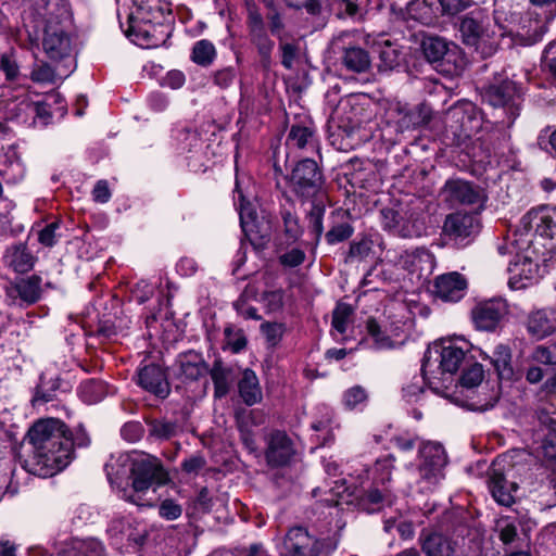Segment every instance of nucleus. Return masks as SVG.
I'll use <instances>...</instances> for the list:
<instances>
[{
  "mask_svg": "<svg viewBox=\"0 0 556 556\" xmlns=\"http://www.w3.org/2000/svg\"><path fill=\"white\" fill-rule=\"evenodd\" d=\"M67 426L58 418L37 420L28 430L29 443L39 458L52 463L59 469L72 460V442L66 438Z\"/></svg>",
  "mask_w": 556,
  "mask_h": 556,
  "instance_id": "nucleus-1",
  "label": "nucleus"
},
{
  "mask_svg": "<svg viewBox=\"0 0 556 556\" xmlns=\"http://www.w3.org/2000/svg\"><path fill=\"white\" fill-rule=\"evenodd\" d=\"M131 490L124 491V498L138 506H151L144 501L149 489L167 484L170 479L162 462L149 454H135L129 457V475Z\"/></svg>",
  "mask_w": 556,
  "mask_h": 556,
  "instance_id": "nucleus-2",
  "label": "nucleus"
},
{
  "mask_svg": "<svg viewBox=\"0 0 556 556\" xmlns=\"http://www.w3.org/2000/svg\"><path fill=\"white\" fill-rule=\"evenodd\" d=\"M45 18L42 46L46 53L52 60H62L68 56L72 50L68 36L72 15L68 4L62 0H49Z\"/></svg>",
  "mask_w": 556,
  "mask_h": 556,
  "instance_id": "nucleus-3",
  "label": "nucleus"
},
{
  "mask_svg": "<svg viewBox=\"0 0 556 556\" xmlns=\"http://www.w3.org/2000/svg\"><path fill=\"white\" fill-rule=\"evenodd\" d=\"M462 42L473 48L483 59L492 56L498 47L495 27L482 10H473L458 18Z\"/></svg>",
  "mask_w": 556,
  "mask_h": 556,
  "instance_id": "nucleus-4",
  "label": "nucleus"
},
{
  "mask_svg": "<svg viewBox=\"0 0 556 556\" xmlns=\"http://www.w3.org/2000/svg\"><path fill=\"white\" fill-rule=\"evenodd\" d=\"M483 100L497 112L496 123L505 127H510L520 114V86L509 78H495V81L485 88Z\"/></svg>",
  "mask_w": 556,
  "mask_h": 556,
  "instance_id": "nucleus-5",
  "label": "nucleus"
},
{
  "mask_svg": "<svg viewBox=\"0 0 556 556\" xmlns=\"http://www.w3.org/2000/svg\"><path fill=\"white\" fill-rule=\"evenodd\" d=\"M288 182L291 192L302 202L327 199L325 177L315 160L298 161L288 176Z\"/></svg>",
  "mask_w": 556,
  "mask_h": 556,
  "instance_id": "nucleus-6",
  "label": "nucleus"
},
{
  "mask_svg": "<svg viewBox=\"0 0 556 556\" xmlns=\"http://www.w3.org/2000/svg\"><path fill=\"white\" fill-rule=\"evenodd\" d=\"M426 60L448 75H459L466 67V60L458 46L450 45L441 37H426L421 41Z\"/></svg>",
  "mask_w": 556,
  "mask_h": 556,
  "instance_id": "nucleus-7",
  "label": "nucleus"
},
{
  "mask_svg": "<svg viewBox=\"0 0 556 556\" xmlns=\"http://www.w3.org/2000/svg\"><path fill=\"white\" fill-rule=\"evenodd\" d=\"M247 28L251 45L256 49L260 63L264 70H269L273 64L275 41L266 28L264 16L260 8L252 1H245Z\"/></svg>",
  "mask_w": 556,
  "mask_h": 556,
  "instance_id": "nucleus-8",
  "label": "nucleus"
},
{
  "mask_svg": "<svg viewBox=\"0 0 556 556\" xmlns=\"http://www.w3.org/2000/svg\"><path fill=\"white\" fill-rule=\"evenodd\" d=\"M447 456L442 444L427 442L419 447L418 483L422 490H431L444 478Z\"/></svg>",
  "mask_w": 556,
  "mask_h": 556,
  "instance_id": "nucleus-9",
  "label": "nucleus"
},
{
  "mask_svg": "<svg viewBox=\"0 0 556 556\" xmlns=\"http://www.w3.org/2000/svg\"><path fill=\"white\" fill-rule=\"evenodd\" d=\"M481 229V220L477 213L457 211L446 215L442 233L453 244L464 248L470 244Z\"/></svg>",
  "mask_w": 556,
  "mask_h": 556,
  "instance_id": "nucleus-10",
  "label": "nucleus"
},
{
  "mask_svg": "<svg viewBox=\"0 0 556 556\" xmlns=\"http://www.w3.org/2000/svg\"><path fill=\"white\" fill-rule=\"evenodd\" d=\"M520 225L526 231L533 230L548 251H556V207L533 208L522 216Z\"/></svg>",
  "mask_w": 556,
  "mask_h": 556,
  "instance_id": "nucleus-11",
  "label": "nucleus"
},
{
  "mask_svg": "<svg viewBox=\"0 0 556 556\" xmlns=\"http://www.w3.org/2000/svg\"><path fill=\"white\" fill-rule=\"evenodd\" d=\"M325 540L311 534L303 526L288 529L281 545L282 556H319L325 548Z\"/></svg>",
  "mask_w": 556,
  "mask_h": 556,
  "instance_id": "nucleus-12",
  "label": "nucleus"
},
{
  "mask_svg": "<svg viewBox=\"0 0 556 556\" xmlns=\"http://www.w3.org/2000/svg\"><path fill=\"white\" fill-rule=\"evenodd\" d=\"M465 351L452 342H447V344H434L432 348L428 349L425 354L421 371L426 375L433 361L434 363H439V369L442 374H455L465 362Z\"/></svg>",
  "mask_w": 556,
  "mask_h": 556,
  "instance_id": "nucleus-13",
  "label": "nucleus"
},
{
  "mask_svg": "<svg viewBox=\"0 0 556 556\" xmlns=\"http://www.w3.org/2000/svg\"><path fill=\"white\" fill-rule=\"evenodd\" d=\"M444 201L451 205H475L483 207L488 200L484 189L464 179H448L442 189Z\"/></svg>",
  "mask_w": 556,
  "mask_h": 556,
  "instance_id": "nucleus-14",
  "label": "nucleus"
},
{
  "mask_svg": "<svg viewBox=\"0 0 556 556\" xmlns=\"http://www.w3.org/2000/svg\"><path fill=\"white\" fill-rule=\"evenodd\" d=\"M511 486L521 491L522 496L533 497L540 484L548 476L541 467L531 468L525 464H514L507 467Z\"/></svg>",
  "mask_w": 556,
  "mask_h": 556,
  "instance_id": "nucleus-15",
  "label": "nucleus"
},
{
  "mask_svg": "<svg viewBox=\"0 0 556 556\" xmlns=\"http://www.w3.org/2000/svg\"><path fill=\"white\" fill-rule=\"evenodd\" d=\"M507 313L506 301L496 298L478 303L472 308L471 316L478 329L493 331Z\"/></svg>",
  "mask_w": 556,
  "mask_h": 556,
  "instance_id": "nucleus-16",
  "label": "nucleus"
},
{
  "mask_svg": "<svg viewBox=\"0 0 556 556\" xmlns=\"http://www.w3.org/2000/svg\"><path fill=\"white\" fill-rule=\"evenodd\" d=\"M238 192L239 215L242 231L247 239L255 248H262L268 241V229H262L257 223V214L253 205L244 199L241 191Z\"/></svg>",
  "mask_w": 556,
  "mask_h": 556,
  "instance_id": "nucleus-17",
  "label": "nucleus"
},
{
  "mask_svg": "<svg viewBox=\"0 0 556 556\" xmlns=\"http://www.w3.org/2000/svg\"><path fill=\"white\" fill-rule=\"evenodd\" d=\"M507 478V468L498 460L493 462L488 478L489 490L500 505L509 507L515 503L518 489L513 488L511 480L508 482Z\"/></svg>",
  "mask_w": 556,
  "mask_h": 556,
  "instance_id": "nucleus-18",
  "label": "nucleus"
},
{
  "mask_svg": "<svg viewBox=\"0 0 556 556\" xmlns=\"http://www.w3.org/2000/svg\"><path fill=\"white\" fill-rule=\"evenodd\" d=\"M447 118L453 123L450 127L459 138H470L481 127L478 112L471 103L455 105L448 111Z\"/></svg>",
  "mask_w": 556,
  "mask_h": 556,
  "instance_id": "nucleus-19",
  "label": "nucleus"
},
{
  "mask_svg": "<svg viewBox=\"0 0 556 556\" xmlns=\"http://www.w3.org/2000/svg\"><path fill=\"white\" fill-rule=\"evenodd\" d=\"M468 282L457 273H446L434 278L432 293L444 302H458L466 294Z\"/></svg>",
  "mask_w": 556,
  "mask_h": 556,
  "instance_id": "nucleus-20",
  "label": "nucleus"
},
{
  "mask_svg": "<svg viewBox=\"0 0 556 556\" xmlns=\"http://www.w3.org/2000/svg\"><path fill=\"white\" fill-rule=\"evenodd\" d=\"M174 366L177 377L184 382H195L208 371V364L203 354L194 350L179 353Z\"/></svg>",
  "mask_w": 556,
  "mask_h": 556,
  "instance_id": "nucleus-21",
  "label": "nucleus"
},
{
  "mask_svg": "<svg viewBox=\"0 0 556 556\" xmlns=\"http://www.w3.org/2000/svg\"><path fill=\"white\" fill-rule=\"evenodd\" d=\"M293 455V443L287 433L280 430L271 432L265 453L268 465L271 467L285 466Z\"/></svg>",
  "mask_w": 556,
  "mask_h": 556,
  "instance_id": "nucleus-22",
  "label": "nucleus"
},
{
  "mask_svg": "<svg viewBox=\"0 0 556 556\" xmlns=\"http://www.w3.org/2000/svg\"><path fill=\"white\" fill-rule=\"evenodd\" d=\"M138 384L160 399H166L170 393L165 371L155 364L147 365L138 371Z\"/></svg>",
  "mask_w": 556,
  "mask_h": 556,
  "instance_id": "nucleus-23",
  "label": "nucleus"
},
{
  "mask_svg": "<svg viewBox=\"0 0 556 556\" xmlns=\"http://www.w3.org/2000/svg\"><path fill=\"white\" fill-rule=\"evenodd\" d=\"M357 505L367 513H375L384 506H391L396 495L393 488L380 486L371 482L369 488L357 495Z\"/></svg>",
  "mask_w": 556,
  "mask_h": 556,
  "instance_id": "nucleus-24",
  "label": "nucleus"
},
{
  "mask_svg": "<svg viewBox=\"0 0 556 556\" xmlns=\"http://www.w3.org/2000/svg\"><path fill=\"white\" fill-rule=\"evenodd\" d=\"M418 541L426 556H454L455 554V543L441 532L424 529Z\"/></svg>",
  "mask_w": 556,
  "mask_h": 556,
  "instance_id": "nucleus-25",
  "label": "nucleus"
},
{
  "mask_svg": "<svg viewBox=\"0 0 556 556\" xmlns=\"http://www.w3.org/2000/svg\"><path fill=\"white\" fill-rule=\"evenodd\" d=\"M528 332L540 340L556 330V309H538L528 316L527 320Z\"/></svg>",
  "mask_w": 556,
  "mask_h": 556,
  "instance_id": "nucleus-26",
  "label": "nucleus"
},
{
  "mask_svg": "<svg viewBox=\"0 0 556 556\" xmlns=\"http://www.w3.org/2000/svg\"><path fill=\"white\" fill-rule=\"evenodd\" d=\"M4 265L17 274H25L34 268L36 257L25 243L9 247L3 255Z\"/></svg>",
  "mask_w": 556,
  "mask_h": 556,
  "instance_id": "nucleus-27",
  "label": "nucleus"
},
{
  "mask_svg": "<svg viewBox=\"0 0 556 556\" xmlns=\"http://www.w3.org/2000/svg\"><path fill=\"white\" fill-rule=\"evenodd\" d=\"M207 374H210L214 384V397L219 400L225 397L229 393L235 379L232 368L218 357L213 362L212 367H208Z\"/></svg>",
  "mask_w": 556,
  "mask_h": 556,
  "instance_id": "nucleus-28",
  "label": "nucleus"
},
{
  "mask_svg": "<svg viewBox=\"0 0 556 556\" xmlns=\"http://www.w3.org/2000/svg\"><path fill=\"white\" fill-rule=\"evenodd\" d=\"M406 10L409 18L424 25L435 24L441 15L438 0H412Z\"/></svg>",
  "mask_w": 556,
  "mask_h": 556,
  "instance_id": "nucleus-29",
  "label": "nucleus"
},
{
  "mask_svg": "<svg viewBox=\"0 0 556 556\" xmlns=\"http://www.w3.org/2000/svg\"><path fill=\"white\" fill-rule=\"evenodd\" d=\"M239 395L248 406L260 403L263 399L262 388L254 370L245 368L238 381Z\"/></svg>",
  "mask_w": 556,
  "mask_h": 556,
  "instance_id": "nucleus-30",
  "label": "nucleus"
},
{
  "mask_svg": "<svg viewBox=\"0 0 556 556\" xmlns=\"http://www.w3.org/2000/svg\"><path fill=\"white\" fill-rule=\"evenodd\" d=\"M535 265L528 258L522 257L510 264L508 270L510 273L508 285L511 289L519 290L528 286L535 273Z\"/></svg>",
  "mask_w": 556,
  "mask_h": 556,
  "instance_id": "nucleus-31",
  "label": "nucleus"
},
{
  "mask_svg": "<svg viewBox=\"0 0 556 556\" xmlns=\"http://www.w3.org/2000/svg\"><path fill=\"white\" fill-rule=\"evenodd\" d=\"M375 51L378 53L379 62L377 67L379 72H389L401 64L402 53L400 49L389 40L377 42Z\"/></svg>",
  "mask_w": 556,
  "mask_h": 556,
  "instance_id": "nucleus-32",
  "label": "nucleus"
},
{
  "mask_svg": "<svg viewBox=\"0 0 556 556\" xmlns=\"http://www.w3.org/2000/svg\"><path fill=\"white\" fill-rule=\"evenodd\" d=\"M341 61L346 70L354 73H365L371 63L368 52L361 47L345 48Z\"/></svg>",
  "mask_w": 556,
  "mask_h": 556,
  "instance_id": "nucleus-33",
  "label": "nucleus"
},
{
  "mask_svg": "<svg viewBox=\"0 0 556 556\" xmlns=\"http://www.w3.org/2000/svg\"><path fill=\"white\" fill-rule=\"evenodd\" d=\"M490 359L501 380H510L513 378L511 352L507 345H497Z\"/></svg>",
  "mask_w": 556,
  "mask_h": 556,
  "instance_id": "nucleus-34",
  "label": "nucleus"
},
{
  "mask_svg": "<svg viewBox=\"0 0 556 556\" xmlns=\"http://www.w3.org/2000/svg\"><path fill=\"white\" fill-rule=\"evenodd\" d=\"M41 278L38 275H33L28 278L18 280L14 288L20 299L27 305L35 304L39 301L41 295Z\"/></svg>",
  "mask_w": 556,
  "mask_h": 556,
  "instance_id": "nucleus-35",
  "label": "nucleus"
},
{
  "mask_svg": "<svg viewBox=\"0 0 556 556\" xmlns=\"http://www.w3.org/2000/svg\"><path fill=\"white\" fill-rule=\"evenodd\" d=\"M367 333L372 338L375 348L379 350H392L401 345V343L392 340L381 328L379 323L369 317L366 321Z\"/></svg>",
  "mask_w": 556,
  "mask_h": 556,
  "instance_id": "nucleus-36",
  "label": "nucleus"
},
{
  "mask_svg": "<svg viewBox=\"0 0 556 556\" xmlns=\"http://www.w3.org/2000/svg\"><path fill=\"white\" fill-rule=\"evenodd\" d=\"M147 425L149 437L160 441L169 440L178 432V424L167 419H149Z\"/></svg>",
  "mask_w": 556,
  "mask_h": 556,
  "instance_id": "nucleus-37",
  "label": "nucleus"
},
{
  "mask_svg": "<svg viewBox=\"0 0 556 556\" xmlns=\"http://www.w3.org/2000/svg\"><path fill=\"white\" fill-rule=\"evenodd\" d=\"M394 470V457L389 455L377 459L374 466L372 483L392 488V472Z\"/></svg>",
  "mask_w": 556,
  "mask_h": 556,
  "instance_id": "nucleus-38",
  "label": "nucleus"
},
{
  "mask_svg": "<svg viewBox=\"0 0 556 556\" xmlns=\"http://www.w3.org/2000/svg\"><path fill=\"white\" fill-rule=\"evenodd\" d=\"M264 7L267 10V30L270 33V35H273L277 39L287 36L282 10L276 3L267 4Z\"/></svg>",
  "mask_w": 556,
  "mask_h": 556,
  "instance_id": "nucleus-39",
  "label": "nucleus"
},
{
  "mask_svg": "<svg viewBox=\"0 0 556 556\" xmlns=\"http://www.w3.org/2000/svg\"><path fill=\"white\" fill-rule=\"evenodd\" d=\"M216 58V49L207 39L197 41L192 48L191 60L201 66H210Z\"/></svg>",
  "mask_w": 556,
  "mask_h": 556,
  "instance_id": "nucleus-40",
  "label": "nucleus"
},
{
  "mask_svg": "<svg viewBox=\"0 0 556 556\" xmlns=\"http://www.w3.org/2000/svg\"><path fill=\"white\" fill-rule=\"evenodd\" d=\"M309 202L312 203V207L307 213L308 228L315 235L316 240H319L324 231L323 218L326 211V199Z\"/></svg>",
  "mask_w": 556,
  "mask_h": 556,
  "instance_id": "nucleus-41",
  "label": "nucleus"
},
{
  "mask_svg": "<svg viewBox=\"0 0 556 556\" xmlns=\"http://www.w3.org/2000/svg\"><path fill=\"white\" fill-rule=\"evenodd\" d=\"M299 42L296 40H288L287 36L278 38V51L280 62L287 70H291L299 56Z\"/></svg>",
  "mask_w": 556,
  "mask_h": 556,
  "instance_id": "nucleus-42",
  "label": "nucleus"
},
{
  "mask_svg": "<svg viewBox=\"0 0 556 556\" xmlns=\"http://www.w3.org/2000/svg\"><path fill=\"white\" fill-rule=\"evenodd\" d=\"M533 500L539 501V503L545 507L556 505V476L548 475L546 477L543 483L540 484Z\"/></svg>",
  "mask_w": 556,
  "mask_h": 556,
  "instance_id": "nucleus-43",
  "label": "nucleus"
},
{
  "mask_svg": "<svg viewBox=\"0 0 556 556\" xmlns=\"http://www.w3.org/2000/svg\"><path fill=\"white\" fill-rule=\"evenodd\" d=\"M395 229V236L401 238H416L420 237L424 231L422 224L413 215L404 217L401 215L399 224Z\"/></svg>",
  "mask_w": 556,
  "mask_h": 556,
  "instance_id": "nucleus-44",
  "label": "nucleus"
},
{
  "mask_svg": "<svg viewBox=\"0 0 556 556\" xmlns=\"http://www.w3.org/2000/svg\"><path fill=\"white\" fill-rule=\"evenodd\" d=\"M79 394L85 402L97 403L104 397V384L102 381L88 380L80 384Z\"/></svg>",
  "mask_w": 556,
  "mask_h": 556,
  "instance_id": "nucleus-45",
  "label": "nucleus"
},
{
  "mask_svg": "<svg viewBox=\"0 0 556 556\" xmlns=\"http://www.w3.org/2000/svg\"><path fill=\"white\" fill-rule=\"evenodd\" d=\"M281 218L286 237L293 242L300 239L303 235V228L299 223L298 215L290 210H282Z\"/></svg>",
  "mask_w": 556,
  "mask_h": 556,
  "instance_id": "nucleus-46",
  "label": "nucleus"
},
{
  "mask_svg": "<svg viewBox=\"0 0 556 556\" xmlns=\"http://www.w3.org/2000/svg\"><path fill=\"white\" fill-rule=\"evenodd\" d=\"M352 314L353 308L350 304L339 302L332 312V327L338 332L344 333Z\"/></svg>",
  "mask_w": 556,
  "mask_h": 556,
  "instance_id": "nucleus-47",
  "label": "nucleus"
},
{
  "mask_svg": "<svg viewBox=\"0 0 556 556\" xmlns=\"http://www.w3.org/2000/svg\"><path fill=\"white\" fill-rule=\"evenodd\" d=\"M406 117L414 128L427 126L432 118V110L426 103L418 104Z\"/></svg>",
  "mask_w": 556,
  "mask_h": 556,
  "instance_id": "nucleus-48",
  "label": "nucleus"
},
{
  "mask_svg": "<svg viewBox=\"0 0 556 556\" xmlns=\"http://www.w3.org/2000/svg\"><path fill=\"white\" fill-rule=\"evenodd\" d=\"M353 227L349 223H340L333 225L325 235V239L329 244H337L351 238Z\"/></svg>",
  "mask_w": 556,
  "mask_h": 556,
  "instance_id": "nucleus-49",
  "label": "nucleus"
},
{
  "mask_svg": "<svg viewBox=\"0 0 556 556\" xmlns=\"http://www.w3.org/2000/svg\"><path fill=\"white\" fill-rule=\"evenodd\" d=\"M226 344L230 348L233 353H239L245 349L248 340L241 329H235L232 327H226L224 330Z\"/></svg>",
  "mask_w": 556,
  "mask_h": 556,
  "instance_id": "nucleus-50",
  "label": "nucleus"
},
{
  "mask_svg": "<svg viewBox=\"0 0 556 556\" xmlns=\"http://www.w3.org/2000/svg\"><path fill=\"white\" fill-rule=\"evenodd\" d=\"M367 391L361 386H354L343 393V404L349 409H354L357 405L367 401Z\"/></svg>",
  "mask_w": 556,
  "mask_h": 556,
  "instance_id": "nucleus-51",
  "label": "nucleus"
},
{
  "mask_svg": "<svg viewBox=\"0 0 556 556\" xmlns=\"http://www.w3.org/2000/svg\"><path fill=\"white\" fill-rule=\"evenodd\" d=\"M531 358L543 365H556V345H538L532 354Z\"/></svg>",
  "mask_w": 556,
  "mask_h": 556,
  "instance_id": "nucleus-52",
  "label": "nucleus"
},
{
  "mask_svg": "<svg viewBox=\"0 0 556 556\" xmlns=\"http://www.w3.org/2000/svg\"><path fill=\"white\" fill-rule=\"evenodd\" d=\"M483 380V368L481 364L475 363L469 366L460 377V383L466 388H473Z\"/></svg>",
  "mask_w": 556,
  "mask_h": 556,
  "instance_id": "nucleus-53",
  "label": "nucleus"
},
{
  "mask_svg": "<svg viewBox=\"0 0 556 556\" xmlns=\"http://www.w3.org/2000/svg\"><path fill=\"white\" fill-rule=\"evenodd\" d=\"M60 227L61 223L59 220L46 225L38 232V241L47 248H52L56 244L58 238L60 237V233H58Z\"/></svg>",
  "mask_w": 556,
  "mask_h": 556,
  "instance_id": "nucleus-54",
  "label": "nucleus"
},
{
  "mask_svg": "<svg viewBox=\"0 0 556 556\" xmlns=\"http://www.w3.org/2000/svg\"><path fill=\"white\" fill-rule=\"evenodd\" d=\"M472 3L473 0H438L441 15H456Z\"/></svg>",
  "mask_w": 556,
  "mask_h": 556,
  "instance_id": "nucleus-55",
  "label": "nucleus"
},
{
  "mask_svg": "<svg viewBox=\"0 0 556 556\" xmlns=\"http://www.w3.org/2000/svg\"><path fill=\"white\" fill-rule=\"evenodd\" d=\"M261 331L265 336L266 341L271 346L277 345L285 332V326L279 323H264L261 325Z\"/></svg>",
  "mask_w": 556,
  "mask_h": 556,
  "instance_id": "nucleus-56",
  "label": "nucleus"
},
{
  "mask_svg": "<svg viewBox=\"0 0 556 556\" xmlns=\"http://www.w3.org/2000/svg\"><path fill=\"white\" fill-rule=\"evenodd\" d=\"M159 515L163 519L173 521L182 515V507L172 498L162 501L159 505Z\"/></svg>",
  "mask_w": 556,
  "mask_h": 556,
  "instance_id": "nucleus-57",
  "label": "nucleus"
},
{
  "mask_svg": "<svg viewBox=\"0 0 556 556\" xmlns=\"http://www.w3.org/2000/svg\"><path fill=\"white\" fill-rule=\"evenodd\" d=\"M312 136L313 130L309 127L293 125L290 128L288 141H291L298 148H304Z\"/></svg>",
  "mask_w": 556,
  "mask_h": 556,
  "instance_id": "nucleus-58",
  "label": "nucleus"
},
{
  "mask_svg": "<svg viewBox=\"0 0 556 556\" xmlns=\"http://www.w3.org/2000/svg\"><path fill=\"white\" fill-rule=\"evenodd\" d=\"M144 434V428L140 421H128L121 428V435L130 443L138 442Z\"/></svg>",
  "mask_w": 556,
  "mask_h": 556,
  "instance_id": "nucleus-59",
  "label": "nucleus"
},
{
  "mask_svg": "<svg viewBox=\"0 0 556 556\" xmlns=\"http://www.w3.org/2000/svg\"><path fill=\"white\" fill-rule=\"evenodd\" d=\"M0 70L3 71L8 80H16L20 68L13 53H3L0 58Z\"/></svg>",
  "mask_w": 556,
  "mask_h": 556,
  "instance_id": "nucleus-60",
  "label": "nucleus"
},
{
  "mask_svg": "<svg viewBox=\"0 0 556 556\" xmlns=\"http://www.w3.org/2000/svg\"><path fill=\"white\" fill-rule=\"evenodd\" d=\"M542 448L546 465L556 471V433H549L545 438Z\"/></svg>",
  "mask_w": 556,
  "mask_h": 556,
  "instance_id": "nucleus-61",
  "label": "nucleus"
},
{
  "mask_svg": "<svg viewBox=\"0 0 556 556\" xmlns=\"http://www.w3.org/2000/svg\"><path fill=\"white\" fill-rule=\"evenodd\" d=\"M236 76L237 74L233 67H225L213 74V81L217 87L226 89L233 84Z\"/></svg>",
  "mask_w": 556,
  "mask_h": 556,
  "instance_id": "nucleus-62",
  "label": "nucleus"
},
{
  "mask_svg": "<svg viewBox=\"0 0 556 556\" xmlns=\"http://www.w3.org/2000/svg\"><path fill=\"white\" fill-rule=\"evenodd\" d=\"M206 465L205 458L197 453L181 463V470L188 475H198Z\"/></svg>",
  "mask_w": 556,
  "mask_h": 556,
  "instance_id": "nucleus-63",
  "label": "nucleus"
},
{
  "mask_svg": "<svg viewBox=\"0 0 556 556\" xmlns=\"http://www.w3.org/2000/svg\"><path fill=\"white\" fill-rule=\"evenodd\" d=\"M305 261V252L301 249L294 248L279 256V262L286 267L300 266Z\"/></svg>",
  "mask_w": 556,
  "mask_h": 556,
  "instance_id": "nucleus-64",
  "label": "nucleus"
}]
</instances>
